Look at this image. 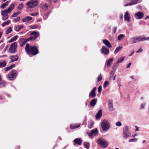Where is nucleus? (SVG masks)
I'll return each mask as SVG.
<instances>
[{
	"label": "nucleus",
	"instance_id": "obj_19",
	"mask_svg": "<svg viewBox=\"0 0 149 149\" xmlns=\"http://www.w3.org/2000/svg\"><path fill=\"white\" fill-rule=\"evenodd\" d=\"M102 110H100L97 113L95 116L96 119L97 120H99L101 118L102 116Z\"/></svg>",
	"mask_w": 149,
	"mask_h": 149
},
{
	"label": "nucleus",
	"instance_id": "obj_36",
	"mask_svg": "<svg viewBox=\"0 0 149 149\" xmlns=\"http://www.w3.org/2000/svg\"><path fill=\"white\" fill-rule=\"evenodd\" d=\"M84 147L86 149H88L89 148V143L87 142L84 143Z\"/></svg>",
	"mask_w": 149,
	"mask_h": 149
},
{
	"label": "nucleus",
	"instance_id": "obj_63",
	"mask_svg": "<svg viewBox=\"0 0 149 149\" xmlns=\"http://www.w3.org/2000/svg\"><path fill=\"white\" fill-rule=\"evenodd\" d=\"M25 42H23V43L22 44H20V46L21 47H22V46L23 45H24V44H25Z\"/></svg>",
	"mask_w": 149,
	"mask_h": 149
},
{
	"label": "nucleus",
	"instance_id": "obj_23",
	"mask_svg": "<svg viewBox=\"0 0 149 149\" xmlns=\"http://www.w3.org/2000/svg\"><path fill=\"white\" fill-rule=\"evenodd\" d=\"M10 58L11 59V62L17 61L18 59V57L17 55H15V56H12L10 57Z\"/></svg>",
	"mask_w": 149,
	"mask_h": 149
},
{
	"label": "nucleus",
	"instance_id": "obj_31",
	"mask_svg": "<svg viewBox=\"0 0 149 149\" xmlns=\"http://www.w3.org/2000/svg\"><path fill=\"white\" fill-rule=\"evenodd\" d=\"M81 125L80 124H78L77 125H70V128L71 129H74L75 128H77L79 127Z\"/></svg>",
	"mask_w": 149,
	"mask_h": 149
},
{
	"label": "nucleus",
	"instance_id": "obj_12",
	"mask_svg": "<svg viewBox=\"0 0 149 149\" xmlns=\"http://www.w3.org/2000/svg\"><path fill=\"white\" fill-rule=\"evenodd\" d=\"M8 13H7L5 11H1V14L2 16V18L3 20L7 19L8 17Z\"/></svg>",
	"mask_w": 149,
	"mask_h": 149
},
{
	"label": "nucleus",
	"instance_id": "obj_58",
	"mask_svg": "<svg viewBox=\"0 0 149 149\" xmlns=\"http://www.w3.org/2000/svg\"><path fill=\"white\" fill-rule=\"evenodd\" d=\"M137 8H138V9H141V6L139 5V6H138L137 7Z\"/></svg>",
	"mask_w": 149,
	"mask_h": 149
},
{
	"label": "nucleus",
	"instance_id": "obj_40",
	"mask_svg": "<svg viewBox=\"0 0 149 149\" xmlns=\"http://www.w3.org/2000/svg\"><path fill=\"white\" fill-rule=\"evenodd\" d=\"M23 7V4L22 3L19 5L18 7H17V9L18 10H21Z\"/></svg>",
	"mask_w": 149,
	"mask_h": 149
},
{
	"label": "nucleus",
	"instance_id": "obj_18",
	"mask_svg": "<svg viewBox=\"0 0 149 149\" xmlns=\"http://www.w3.org/2000/svg\"><path fill=\"white\" fill-rule=\"evenodd\" d=\"M138 40L139 42L141 41L144 40H148V37L146 38L144 36H143L139 37H138Z\"/></svg>",
	"mask_w": 149,
	"mask_h": 149
},
{
	"label": "nucleus",
	"instance_id": "obj_42",
	"mask_svg": "<svg viewBox=\"0 0 149 149\" xmlns=\"http://www.w3.org/2000/svg\"><path fill=\"white\" fill-rule=\"evenodd\" d=\"M49 12H48L46 14H45L43 16V18L45 19H47V16H49Z\"/></svg>",
	"mask_w": 149,
	"mask_h": 149
},
{
	"label": "nucleus",
	"instance_id": "obj_32",
	"mask_svg": "<svg viewBox=\"0 0 149 149\" xmlns=\"http://www.w3.org/2000/svg\"><path fill=\"white\" fill-rule=\"evenodd\" d=\"M18 37V36H14L13 38H12L9 41V42H11L16 40Z\"/></svg>",
	"mask_w": 149,
	"mask_h": 149
},
{
	"label": "nucleus",
	"instance_id": "obj_28",
	"mask_svg": "<svg viewBox=\"0 0 149 149\" xmlns=\"http://www.w3.org/2000/svg\"><path fill=\"white\" fill-rule=\"evenodd\" d=\"M7 64V62L6 61H3L0 62V67L3 68L5 67Z\"/></svg>",
	"mask_w": 149,
	"mask_h": 149
},
{
	"label": "nucleus",
	"instance_id": "obj_51",
	"mask_svg": "<svg viewBox=\"0 0 149 149\" xmlns=\"http://www.w3.org/2000/svg\"><path fill=\"white\" fill-rule=\"evenodd\" d=\"M118 65V64L116 63L115 64V65L113 67V69L114 70H116L117 68V67Z\"/></svg>",
	"mask_w": 149,
	"mask_h": 149
},
{
	"label": "nucleus",
	"instance_id": "obj_13",
	"mask_svg": "<svg viewBox=\"0 0 149 149\" xmlns=\"http://www.w3.org/2000/svg\"><path fill=\"white\" fill-rule=\"evenodd\" d=\"M124 19L129 22L130 21L131 17L128 11H126L124 16Z\"/></svg>",
	"mask_w": 149,
	"mask_h": 149
},
{
	"label": "nucleus",
	"instance_id": "obj_30",
	"mask_svg": "<svg viewBox=\"0 0 149 149\" xmlns=\"http://www.w3.org/2000/svg\"><path fill=\"white\" fill-rule=\"evenodd\" d=\"M122 48V46H119L117 47L115 49L114 51V53L115 54H116L118 52H119L121 49Z\"/></svg>",
	"mask_w": 149,
	"mask_h": 149
},
{
	"label": "nucleus",
	"instance_id": "obj_52",
	"mask_svg": "<svg viewBox=\"0 0 149 149\" xmlns=\"http://www.w3.org/2000/svg\"><path fill=\"white\" fill-rule=\"evenodd\" d=\"M17 14L15 13H14L11 16L12 17H15L17 16Z\"/></svg>",
	"mask_w": 149,
	"mask_h": 149
},
{
	"label": "nucleus",
	"instance_id": "obj_4",
	"mask_svg": "<svg viewBox=\"0 0 149 149\" xmlns=\"http://www.w3.org/2000/svg\"><path fill=\"white\" fill-rule=\"evenodd\" d=\"M97 142L102 148H105L107 146V142L104 139L100 138L97 141Z\"/></svg>",
	"mask_w": 149,
	"mask_h": 149
},
{
	"label": "nucleus",
	"instance_id": "obj_20",
	"mask_svg": "<svg viewBox=\"0 0 149 149\" xmlns=\"http://www.w3.org/2000/svg\"><path fill=\"white\" fill-rule=\"evenodd\" d=\"M140 2L138 0H132V2L130 3H129L125 5V6H131L133 4H137L139 3Z\"/></svg>",
	"mask_w": 149,
	"mask_h": 149
},
{
	"label": "nucleus",
	"instance_id": "obj_11",
	"mask_svg": "<svg viewBox=\"0 0 149 149\" xmlns=\"http://www.w3.org/2000/svg\"><path fill=\"white\" fill-rule=\"evenodd\" d=\"M102 53L104 54H107L109 53V49L105 47L104 46H103L101 49Z\"/></svg>",
	"mask_w": 149,
	"mask_h": 149
},
{
	"label": "nucleus",
	"instance_id": "obj_56",
	"mask_svg": "<svg viewBox=\"0 0 149 149\" xmlns=\"http://www.w3.org/2000/svg\"><path fill=\"white\" fill-rule=\"evenodd\" d=\"M131 63H129L127 65V68H129L130 67V65H131Z\"/></svg>",
	"mask_w": 149,
	"mask_h": 149
},
{
	"label": "nucleus",
	"instance_id": "obj_45",
	"mask_svg": "<svg viewBox=\"0 0 149 149\" xmlns=\"http://www.w3.org/2000/svg\"><path fill=\"white\" fill-rule=\"evenodd\" d=\"M102 76H101V74H100L98 76V77L97 78L98 81H100L102 80Z\"/></svg>",
	"mask_w": 149,
	"mask_h": 149
},
{
	"label": "nucleus",
	"instance_id": "obj_16",
	"mask_svg": "<svg viewBox=\"0 0 149 149\" xmlns=\"http://www.w3.org/2000/svg\"><path fill=\"white\" fill-rule=\"evenodd\" d=\"M14 8V4L13 3L11 4L8 8L4 10L7 13H10Z\"/></svg>",
	"mask_w": 149,
	"mask_h": 149
},
{
	"label": "nucleus",
	"instance_id": "obj_10",
	"mask_svg": "<svg viewBox=\"0 0 149 149\" xmlns=\"http://www.w3.org/2000/svg\"><path fill=\"white\" fill-rule=\"evenodd\" d=\"M98 133L97 129L95 128L91 130L90 132L88 133V134L90 138H93V136L96 135Z\"/></svg>",
	"mask_w": 149,
	"mask_h": 149
},
{
	"label": "nucleus",
	"instance_id": "obj_43",
	"mask_svg": "<svg viewBox=\"0 0 149 149\" xmlns=\"http://www.w3.org/2000/svg\"><path fill=\"white\" fill-rule=\"evenodd\" d=\"M116 125L117 126H120L122 125V123L118 121L116 123Z\"/></svg>",
	"mask_w": 149,
	"mask_h": 149
},
{
	"label": "nucleus",
	"instance_id": "obj_55",
	"mask_svg": "<svg viewBox=\"0 0 149 149\" xmlns=\"http://www.w3.org/2000/svg\"><path fill=\"white\" fill-rule=\"evenodd\" d=\"M4 44H3L0 47V49L1 50H2L3 49V47H4Z\"/></svg>",
	"mask_w": 149,
	"mask_h": 149
},
{
	"label": "nucleus",
	"instance_id": "obj_26",
	"mask_svg": "<svg viewBox=\"0 0 149 149\" xmlns=\"http://www.w3.org/2000/svg\"><path fill=\"white\" fill-rule=\"evenodd\" d=\"M113 58H110L108 60L107 63V67H109L111 66V63L113 62Z\"/></svg>",
	"mask_w": 149,
	"mask_h": 149
},
{
	"label": "nucleus",
	"instance_id": "obj_57",
	"mask_svg": "<svg viewBox=\"0 0 149 149\" xmlns=\"http://www.w3.org/2000/svg\"><path fill=\"white\" fill-rule=\"evenodd\" d=\"M135 127L136 128L135 130L136 131H139V128L137 127V126H135Z\"/></svg>",
	"mask_w": 149,
	"mask_h": 149
},
{
	"label": "nucleus",
	"instance_id": "obj_2",
	"mask_svg": "<svg viewBox=\"0 0 149 149\" xmlns=\"http://www.w3.org/2000/svg\"><path fill=\"white\" fill-rule=\"evenodd\" d=\"M102 130L103 131H108L110 127V125L108 121L106 119L104 120L101 124Z\"/></svg>",
	"mask_w": 149,
	"mask_h": 149
},
{
	"label": "nucleus",
	"instance_id": "obj_64",
	"mask_svg": "<svg viewBox=\"0 0 149 149\" xmlns=\"http://www.w3.org/2000/svg\"><path fill=\"white\" fill-rule=\"evenodd\" d=\"M141 22L143 23H145V22H144V21H141L140 22V24H141Z\"/></svg>",
	"mask_w": 149,
	"mask_h": 149
},
{
	"label": "nucleus",
	"instance_id": "obj_27",
	"mask_svg": "<svg viewBox=\"0 0 149 149\" xmlns=\"http://www.w3.org/2000/svg\"><path fill=\"white\" fill-rule=\"evenodd\" d=\"M32 19V17L30 16H27L22 19L23 22H25L29 21Z\"/></svg>",
	"mask_w": 149,
	"mask_h": 149
},
{
	"label": "nucleus",
	"instance_id": "obj_17",
	"mask_svg": "<svg viewBox=\"0 0 149 149\" xmlns=\"http://www.w3.org/2000/svg\"><path fill=\"white\" fill-rule=\"evenodd\" d=\"M103 42L104 44L109 48H111V45L109 41L106 39H104L103 40Z\"/></svg>",
	"mask_w": 149,
	"mask_h": 149
},
{
	"label": "nucleus",
	"instance_id": "obj_60",
	"mask_svg": "<svg viewBox=\"0 0 149 149\" xmlns=\"http://www.w3.org/2000/svg\"><path fill=\"white\" fill-rule=\"evenodd\" d=\"M116 30H117V28H115L114 29V32H115L116 31Z\"/></svg>",
	"mask_w": 149,
	"mask_h": 149
},
{
	"label": "nucleus",
	"instance_id": "obj_37",
	"mask_svg": "<svg viewBox=\"0 0 149 149\" xmlns=\"http://www.w3.org/2000/svg\"><path fill=\"white\" fill-rule=\"evenodd\" d=\"M124 58L125 57H121L119 60L116 61V63L118 64L119 63L122 62L124 60Z\"/></svg>",
	"mask_w": 149,
	"mask_h": 149
},
{
	"label": "nucleus",
	"instance_id": "obj_15",
	"mask_svg": "<svg viewBox=\"0 0 149 149\" xmlns=\"http://www.w3.org/2000/svg\"><path fill=\"white\" fill-rule=\"evenodd\" d=\"M96 87H94L93 88V90H92L91 92L89 93V97L91 98H93L95 96L96 94L95 93V92L96 91Z\"/></svg>",
	"mask_w": 149,
	"mask_h": 149
},
{
	"label": "nucleus",
	"instance_id": "obj_53",
	"mask_svg": "<svg viewBox=\"0 0 149 149\" xmlns=\"http://www.w3.org/2000/svg\"><path fill=\"white\" fill-rule=\"evenodd\" d=\"M20 17H17V18L15 19V22L19 21L20 20Z\"/></svg>",
	"mask_w": 149,
	"mask_h": 149
},
{
	"label": "nucleus",
	"instance_id": "obj_54",
	"mask_svg": "<svg viewBox=\"0 0 149 149\" xmlns=\"http://www.w3.org/2000/svg\"><path fill=\"white\" fill-rule=\"evenodd\" d=\"M143 51V50L142 49H141V48H140L139 50L137 51L136 52V53H139V52H142Z\"/></svg>",
	"mask_w": 149,
	"mask_h": 149
},
{
	"label": "nucleus",
	"instance_id": "obj_61",
	"mask_svg": "<svg viewBox=\"0 0 149 149\" xmlns=\"http://www.w3.org/2000/svg\"><path fill=\"white\" fill-rule=\"evenodd\" d=\"M130 78H131L132 79H134V77L133 76H132L130 77Z\"/></svg>",
	"mask_w": 149,
	"mask_h": 149
},
{
	"label": "nucleus",
	"instance_id": "obj_47",
	"mask_svg": "<svg viewBox=\"0 0 149 149\" xmlns=\"http://www.w3.org/2000/svg\"><path fill=\"white\" fill-rule=\"evenodd\" d=\"M42 8L43 9L45 10L47 9L48 8V6L47 4H45L43 5V6H42Z\"/></svg>",
	"mask_w": 149,
	"mask_h": 149
},
{
	"label": "nucleus",
	"instance_id": "obj_62",
	"mask_svg": "<svg viewBox=\"0 0 149 149\" xmlns=\"http://www.w3.org/2000/svg\"><path fill=\"white\" fill-rule=\"evenodd\" d=\"M16 13L17 14V15H18L20 13V12L19 11Z\"/></svg>",
	"mask_w": 149,
	"mask_h": 149
},
{
	"label": "nucleus",
	"instance_id": "obj_39",
	"mask_svg": "<svg viewBox=\"0 0 149 149\" xmlns=\"http://www.w3.org/2000/svg\"><path fill=\"white\" fill-rule=\"evenodd\" d=\"M138 140V139L136 138H134L132 139H130L128 141L129 142H136Z\"/></svg>",
	"mask_w": 149,
	"mask_h": 149
},
{
	"label": "nucleus",
	"instance_id": "obj_8",
	"mask_svg": "<svg viewBox=\"0 0 149 149\" xmlns=\"http://www.w3.org/2000/svg\"><path fill=\"white\" fill-rule=\"evenodd\" d=\"M30 35H32V36L30 37L29 39L33 40H35L38 37L39 33L38 32L34 31L31 33Z\"/></svg>",
	"mask_w": 149,
	"mask_h": 149
},
{
	"label": "nucleus",
	"instance_id": "obj_21",
	"mask_svg": "<svg viewBox=\"0 0 149 149\" xmlns=\"http://www.w3.org/2000/svg\"><path fill=\"white\" fill-rule=\"evenodd\" d=\"M74 142L77 144L81 145V144L82 141L80 138H76L74 140Z\"/></svg>",
	"mask_w": 149,
	"mask_h": 149
},
{
	"label": "nucleus",
	"instance_id": "obj_38",
	"mask_svg": "<svg viewBox=\"0 0 149 149\" xmlns=\"http://www.w3.org/2000/svg\"><path fill=\"white\" fill-rule=\"evenodd\" d=\"M12 31V28L11 27H9L8 28L6 31V34H8L10 33Z\"/></svg>",
	"mask_w": 149,
	"mask_h": 149
},
{
	"label": "nucleus",
	"instance_id": "obj_24",
	"mask_svg": "<svg viewBox=\"0 0 149 149\" xmlns=\"http://www.w3.org/2000/svg\"><path fill=\"white\" fill-rule=\"evenodd\" d=\"M138 37H133L131 38V41L132 43L139 42Z\"/></svg>",
	"mask_w": 149,
	"mask_h": 149
},
{
	"label": "nucleus",
	"instance_id": "obj_59",
	"mask_svg": "<svg viewBox=\"0 0 149 149\" xmlns=\"http://www.w3.org/2000/svg\"><path fill=\"white\" fill-rule=\"evenodd\" d=\"M134 52H132V53H131L129 55V56H132L133 55V54H134Z\"/></svg>",
	"mask_w": 149,
	"mask_h": 149
},
{
	"label": "nucleus",
	"instance_id": "obj_3",
	"mask_svg": "<svg viewBox=\"0 0 149 149\" xmlns=\"http://www.w3.org/2000/svg\"><path fill=\"white\" fill-rule=\"evenodd\" d=\"M17 75V71L15 70H12L7 75L8 79L10 80H13Z\"/></svg>",
	"mask_w": 149,
	"mask_h": 149
},
{
	"label": "nucleus",
	"instance_id": "obj_41",
	"mask_svg": "<svg viewBox=\"0 0 149 149\" xmlns=\"http://www.w3.org/2000/svg\"><path fill=\"white\" fill-rule=\"evenodd\" d=\"M109 84L108 82L107 81H106L104 83V84L103 85V87L104 88H105Z\"/></svg>",
	"mask_w": 149,
	"mask_h": 149
},
{
	"label": "nucleus",
	"instance_id": "obj_9",
	"mask_svg": "<svg viewBox=\"0 0 149 149\" xmlns=\"http://www.w3.org/2000/svg\"><path fill=\"white\" fill-rule=\"evenodd\" d=\"M144 13L141 12H138L134 14V17L136 19H141L144 17Z\"/></svg>",
	"mask_w": 149,
	"mask_h": 149
},
{
	"label": "nucleus",
	"instance_id": "obj_48",
	"mask_svg": "<svg viewBox=\"0 0 149 149\" xmlns=\"http://www.w3.org/2000/svg\"><path fill=\"white\" fill-rule=\"evenodd\" d=\"M102 90V87L101 86H100L98 88V92L99 93H100Z\"/></svg>",
	"mask_w": 149,
	"mask_h": 149
},
{
	"label": "nucleus",
	"instance_id": "obj_44",
	"mask_svg": "<svg viewBox=\"0 0 149 149\" xmlns=\"http://www.w3.org/2000/svg\"><path fill=\"white\" fill-rule=\"evenodd\" d=\"M38 27V25L37 24L31 27V29H37Z\"/></svg>",
	"mask_w": 149,
	"mask_h": 149
},
{
	"label": "nucleus",
	"instance_id": "obj_25",
	"mask_svg": "<svg viewBox=\"0 0 149 149\" xmlns=\"http://www.w3.org/2000/svg\"><path fill=\"white\" fill-rule=\"evenodd\" d=\"M23 27V25H18L15 27V30L17 31H19Z\"/></svg>",
	"mask_w": 149,
	"mask_h": 149
},
{
	"label": "nucleus",
	"instance_id": "obj_33",
	"mask_svg": "<svg viewBox=\"0 0 149 149\" xmlns=\"http://www.w3.org/2000/svg\"><path fill=\"white\" fill-rule=\"evenodd\" d=\"M9 2L8 1H6V3H3L1 6V7L2 8L4 9L5 8L6 6L8 5Z\"/></svg>",
	"mask_w": 149,
	"mask_h": 149
},
{
	"label": "nucleus",
	"instance_id": "obj_14",
	"mask_svg": "<svg viewBox=\"0 0 149 149\" xmlns=\"http://www.w3.org/2000/svg\"><path fill=\"white\" fill-rule=\"evenodd\" d=\"M109 108L111 111H113L114 110V109L113 104V100H109L108 104Z\"/></svg>",
	"mask_w": 149,
	"mask_h": 149
},
{
	"label": "nucleus",
	"instance_id": "obj_49",
	"mask_svg": "<svg viewBox=\"0 0 149 149\" xmlns=\"http://www.w3.org/2000/svg\"><path fill=\"white\" fill-rule=\"evenodd\" d=\"M146 105V103H144L143 104H141V109H143L145 107V106Z\"/></svg>",
	"mask_w": 149,
	"mask_h": 149
},
{
	"label": "nucleus",
	"instance_id": "obj_46",
	"mask_svg": "<svg viewBox=\"0 0 149 149\" xmlns=\"http://www.w3.org/2000/svg\"><path fill=\"white\" fill-rule=\"evenodd\" d=\"M90 123L91 125L90 126H89V125H88V127L89 128H91L93 126V122L92 120H91L90 122Z\"/></svg>",
	"mask_w": 149,
	"mask_h": 149
},
{
	"label": "nucleus",
	"instance_id": "obj_34",
	"mask_svg": "<svg viewBox=\"0 0 149 149\" xmlns=\"http://www.w3.org/2000/svg\"><path fill=\"white\" fill-rule=\"evenodd\" d=\"M10 20H7L6 21H5L2 24V26H4L7 25H8V24H10Z\"/></svg>",
	"mask_w": 149,
	"mask_h": 149
},
{
	"label": "nucleus",
	"instance_id": "obj_22",
	"mask_svg": "<svg viewBox=\"0 0 149 149\" xmlns=\"http://www.w3.org/2000/svg\"><path fill=\"white\" fill-rule=\"evenodd\" d=\"M97 101V99H93L90 102V106H94L96 104Z\"/></svg>",
	"mask_w": 149,
	"mask_h": 149
},
{
	"label": "nucleus",
	"instance_id": "obj_29",
	"mask_svg": "<svg viewBox=\"0 0 149 149\" xmlns=\"http://www.w3.org/2000/svg\"><path fill=\"white\" fill-rule=\"evenodd\" d=\"M15 66V65L13 64L10 66L6 67L5 68V71H8L14 68Z\"/></svg>",
	"mask_w": 149,
	"mask_h": 149
},
{
	"label": "nucleus",
	"instance_id": "obj_7",
	"mask_svg": "<svg viewBox=\"0 0 149 149\" xmlns=\"http://www.w3.org/2000/svg\"><path fill=\"white\" fill-rule=\"evenodd\" d=\"M17 44L16 42H15L12 43L10 46V47L9 49L10 52L12 53H14L17 51Z\"/></svg>",
	"mask_w": 149,
	"mask_h": 149
},
{
	"label": "nucleus",
	"instance_id": "obj_1",
	"mask_svg": "<svg viewBox=\"0 0 149 149\" xmlns=\"http://www.w3.org/2000/svg\"><path fill=\"white\" fill-rule=\"evenodd\" d=\"M25 51L28 54H31L32 55H35L38 53V50L37 46H31L28 43L26 44L25 46Z\"/></svg>",
	"mask_w": 149,
	"mask_h": 149
},
{
	"label": "nucleus",
	"instance_id": "obj_35",
	"mask_svg": "<svg viewBox=\"0 0 149 149\" xmlns=\"http://www.w3.org/2000/svg\"><path fill=\"white\" fill-rule=\"evenodd\" d=\"M125 37V35L123 34H120L118 36V40H120L123 39Z\"/></svg>",
	"mask_w": 149,
	"mask_h": 149
},
{
	"label": "nucleus",
	"instance_id": "obj_5",
	"mask_svg": "<svg viewBox=\"0 0 149 149\" xmlns=\"http://www.w3.org/2000/svg\"><path fill=\"white\" fill-rule=\"evenodd\" d=\"M123 137L125 139L130 137L131 136V133L128 130L127 126H125L123 129Z\"/></svg>",
	"mask_w": 149,
	"mask_h": 149
},
{
	"label": "nucleus",
	"instance_id": "obj_50",
	"mask_svg": "<svg viewBox=\"0 0 149 149\" xmlns=\"http://www.w3.org/2000/svg\"><path fill=\"white\" fill-rule=\"evenodd\" d=\"M38 14V13L36 12L34 13H31L30 14V15L32 16H34L37 15Z\"/></svg>",
	"mask_w": 149,
	"mask_h": 149
},
{
	"label": "nucleus",
	"instance_id": "obj_6",
	"mask_svg": "<svg viewBox=\"0 0 149 149\" xmlns=\"http://www.w3.org/2000/svg\"><path fill=\"white\" fill-rule=\"evenodd\" d=\"M38 1L37 0H31L26 3V5L29 8H33L38 6Z\"/></svg>",
	"mask_w": 149,
	"mask_h": 149
}]
</instances>
